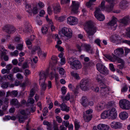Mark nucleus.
Masks as SVG:
<instances>
[{
  "label": "nucleus",
  "mask_w": 130,
  "mask_h": 130,
  "mask_svg": "<svg viewBox=\"0 0 130 130\" xmlns=\"http://www.w3.org/2000/svg\"><path fill=\"white\" fill-rule=\"evenodd\" d=\"M34 100L32 98H29L28 100V102L30 104H32L34 102Z\"/></svg>",
  "instance_id": "nucleus-64"
},
{
  "label": "nucleus",
  "mask_w": 130,
  "mask_h": 130,
  "mask_svg": "<svg viewBox=\"0 0 130 130\" xmlns=\"http://www.w3.org/2000/svg\"><path fill=\"white\" fill-rule=\"evenodd\" d=\"M52 7L53 8V11L54 13L56 14L60 11L61 8L60 7L59 3L54 4L52 5Z\"/></svg>",
  "instance_id": "nucleus-22"
},
{
  "label": "nucleus",
  "mask_w": 130,
  "mask_h": 130,
  "mask_svg": "<svg viewBox=\"0 0 130 130\" xmlns=\"http://www.w3.org/2000/svg\"><path fill=\"white\" fill-rule=\"evenodd\" d=\"M62 124L65 126L66 127H67L69 125V123L68 121H64L62 122Z\"/></svg>",
  "instance_id": "nucleus-59"
},
{
  "label": "nucleus",
  "mask_w": 130,
  "mask_h": 130,
  "mask_svg": "<svg viewBox=\"0 0 130 130\" xmlns=\"http://www.w3.org/2000/svg\"><path fill=\"white\" fill-rule=\"evenodd\" d=\"M80 102L82 105L84 107L87 106L88 103V100L86 96L83 97L82 98Z\"/></svg>",
  "instance_id": "nucleus-28"
},
{
  "label": "nucleus",
  "mask_w": 130,
  "mask_h": 130,
  "mask_svg": "<svg viewBox=\"0 0 130 130\" xmlns=\"http://www.w3.org/2000/svg\"><path fill=\"white\" fill-rule=\"evenodd\" d=\"M128 3V2L126 1L123 0L120 3V7L123 9L126 8V5Z\"/></svg>",
  "instance_id": "nucleus-32"
},
{
  "label": "nucleus",
  "mask_w": 130,
  "mask_h": 130,
  "mask_svg": "<svg viewBox=\"0 0 130 130\" xmlns=\"http://www.w3.org/2000/svg\"><path fill=\"white\" fill-rule=\"evenodd\" d=\"M35 93V90L34 88L32 89L30 91V96L31 97L33 96L34 95Z\"/></svg>",
  "instance_id": "nucleus-52"
},
{
  "label": "nucleus",
  "mask_w": 130,
  "mask_h": 130,
  "mask_svg": "<svg viewBox=\"0 0 130 130\" xmlns=\"http://www.w3.org/2000/svg\"><path fill=\"white\" fill-rule=\"evenodd\" d=\"M58 34L61 37L65 36L69 38H71L72 36V31L71 29L67 27H64L59 31Z\"/></svg>",
  "instance_id": "nucleus-4"
},
{
  "label": "nucleus",
  "mask_w": 130,
  "mask_h": 130,
  "mask_svg": "<svg viewBox=\"0 0 130 130\" xmlns=\"http://www.w3.org/2000/svg\"><path fill=\"white\" fill-rule=\"evenodd\" d=\"M19 54L18 51L17 50H15L13 52L10 53V55L11 56H17Z\"/></svg>",
  "instance_id": "nucleus-49"
},
{
  "label": "nucleus",
  "mask_w": 130,
  "mask_h": 130,
  "mask_svg": "<svg viewBox=\"0 0 130 130\" xmlns=\"http://www.w3.org/2000/svg\"><path fill=\"white\" fill-rule=\"evenodd\" d=\"M84 28L87 34L89 36L93 35L96 32L97 29L94 23L90 20L87 22L85 24Z\"/></svg>",
  "instance_id": "nucleus-2"
},
{
  "label": "nucleus",
  "mask_w": 130,
  "mask_h": 130,
  "mask_svg": "<svg viewBox=\"0 0 130 130\" xmlns=\"http://www.w3.org/2000/svg\"><path fill=\"white\" fill-rule=\"evenodd\" d=\"M130 20L129 17L127 15L125 16L122 19H120L119 22L120 23H122L124 25H127Z\"/></svg>",
  "instance_id": "nucleus-23"
},
{
  "label": "nucleus",
  "mask_w": 130,
  "mask_h": 130,
  "mask_svg": "<svg viewBox=\"0 0 130 130\" xmlns=\"http://www.w3.org/2000/svg\"><path fill=\"white\" fill-rule=\"evenodd\" d=\"M23 42L22 41L21 44H18L16 47L17 49L20 51L22 50L23 49Z\"/></svg>",
  "instance_id": "nucleus-43"
},
{
  "label": "nucleus",
  "mask_w": 130,
  "mask_h": 130,
  "mask_svg": "<svg viewBox=\"0 0 130 130\" xmlns=\"http://www.w3.org/2000/svg\"><path fill=\"white\" fill-rule=\"evenodd\" d=\"M83 43L80 44H77L76 45V46L77 48L78 49V50L79 52L81 51L82 50H83V49L82 48V44Z\"/></svg>",
  "instance_id": "nucleus-56"
},
{
  "label": "nucleus",
  "mask_w": 130,
  "mask_h": 130,
  "mask_svg": "<svg viewBox=\"0 0 130 130\" xmlns=\"http://www.w3.org/2000/svg\"><path fill=\"white\" fill-rule=\"evenodd\" d=\"M109 126L107 125L103 124H99L97 126V128L100 130H108Z\"/></svg>",
  "instance_id": "nucleus-25"
},
{
  "label": "nucleus",
  "mask_w": 130,
  "mask_h": 130,
  "mask_svg": "<svg viewBox=\"0 0 130 130\" xmlns=\"http://www.w3.org/2000/svg\"><path fill=\"white\" fill-rule=\"evenodd\" d=\"M119 116L121 119L125 120L128 118V114L125 111H123L120 113Z\"/></svg>",
  "instance_id": "nucleus-24"
},
{
  "label": "nucleus",
  "mask_w": 130,
  "mask_h": 130,
  "mask_svg": "<svg viewBox=\"0 0 130 130\" xmlns=\"http://www.w3.org/2000/svg\"><path fill=\"white\" fill-rule=\"evenodd\" d=\"M32 12L34 14H36L38 13V9L37 5L34 6L32 7Z\"/></svg>",
  "instance_id": "nucleus-40"
},
{
  "label": "nucleus",
  "mask_w": 130,
  "mask_h": 130,
  "mask_svg": "<svg viewBox=\"0 0 130 130\" xmlns=\"http://www.w3.org/2000/svg\"><path fill=\"white\" fill-rule=\"evenodd\" d=\"M101 9L99 7L97 8L94 12V16L99 20L103 21L104 20L105 17L104 15L101 13Z\"/></svg>",
  "instance_id": "nucleus-12"
},
{
  "label": "nucleus",
  "mask_w": 130,
  "mask_h": 130,
  "mask_svg": "<svg viewBox=\"0 0 130 130\" xmlns=\"http://www.w3.org/2000/svg\"><path fill=\"white\" fill-rule=\"evenodd\" d=\"M13 72L14 73H16L18 72H22V70L21 69H20L18 67H14L12 70Z\"/></svg>",
  "instance_id": "nucleus-46"
},
{
  "label": "nucleus",
  "mask_w": 130,
  "mask_h": 130,
  "mask_svg": "<svg viewBox=\"0 0 130 130\" xmlns=\"http://www.w3.org/2000/svg\"><path fill=\"white\" fill-rule=\"evenodd\" d=\"M96 80L99 83H103L105 80L103 77L100 74L98 75L96 78ZM111 92L113 93L112 89L104 84L100 85V93L101 95L102 96H106Z\"/></svg>",
  "instance_id": "nucleus-1"
},
{
  "label": "nucleus",
  "mask_w": 130,
  "mask_h": 130,
  "mask_svg": "<svg viewBox=\"0 0 130 130\" xmlns=\"http://www.w3.org/2000/svg\"><path fill=\"white\" fill-rule=\"evenodd\" d=\"M58 69L59 70V74L62 76L64 75L65 72L64 69L62 68H58Z\"/></svg>",
  "instance_id": "nucleus-41"
},
{
  "label": "nucleus",
  "mask_w": 130,
  "mask_h": 130,
  "mask_svg": "<svg viewBox=\"0 0 130 130\" xmlns=\"http://www.w3.org/2000/svg\"><path fill=\"white\" fill-rule=\"evenodd\" d=\"M109 116V118L114 119L117 117V112L116 109L115 108H112L108 110Z\"/></svg>",
  "instance_id": "nucleus-14"
},
{
  "label": "nucleus",
  "mask_w": 130,
  "mask_h": 130,
  "mask_svg": "<svg viewBox=\"0 0 130 130\" xmlns=\"http://www.w3.org/2000/svg\"><path fill=\"white\" fill-rule=\"evenodd\" d=\"M11 92V96L15 97L17 95L18 92L17 91H13Z\"/></svg>",
  "instance_id": "nucleus-58"
},
{
  "label": "nucleus",
  "mask_w": 130,
  "mask_h": 130,
  "mask_svg": "<svg viewBox=\"0 0 130 130\" xmlns=\"http://www.w3.org/2000/svg\"><path fill=\"white\" fill-rule=\"evenodd\" d=\"M110 126L114 129H120L123 128V124L120 122L114 121L111 123Z\"/></svg>",
  "instance_id": "nucleus-13"
},
{
  "label": "nucleus",
  "mask_w": 130,
  "mask_h": 130,
  "mask_svg": "<svg viewBox=\"0 0 130 130\" xmlns=\"http://www.w3.org/2000/svg\"><path fill=\"white\" fill-rule=\"evenodd\" d=\"M82 46L83 50H84L89 53L92 54L94 53L93 50L91 48L90 46L86 43H83Z\"/></svg>",
  "instance_id": "nucleus-17"
},
{
  "label": "nucleus",
  "mask_w": 130,
  "mask_h": 130,
  "mask_svg": "<svg viewBox=\"0 0 130 130\" xmlns=\"http://www.w3.org/2000/svg\"><path fill=\"white\" fill-rule=\"evenodd\" d=\"M117 19L115 17L113 16L112 20L108 23L107 25L110 26L113 30H115L117 26Z\"/></svg>",
  "instance_id": "nucleus-19"
},
{
  "label": "nucleus",
  "mask_w": 130,
  "mask_h": 130,
  "mask_svg": "<svg viewBox=\"0 0 130 130\" xmlns=\"http://www.w3.org/2000/svg\"><path fill=\"white\" fill-rule=\"evenodd\" d=\"M48 112V109L47 107H45L43 110V115L44 116H45Z\"/></svg>",
  "instance_id": "nucleus-61"
},
{
  "label": "nucleus",
  "mask_w": 130,
  "mask_h": 130,
  "mask_svg": "<svg viewBox=\"0 0 130 130\" xmlns=\"http://www.w3.org/2000/svg\"><path fill=\"white\" fill-rule=\"evenodd\" d=\"M97 70L103 75H107L109 74V71L107 68L103 65L101 61L98 63L96 65Z\"/></svg>",
  "instance_id": "nucleus-6"
},
{
  "label": "nucleus",
  "mask_w": 130,
  "mask_h": 130,
  "mask_svg": "<svg viewBox=\"0 0 130 130\" xmlns=\"http://www.w3.org/2000/svg\"><path fill=\"white\" fill-rule=\"evenodd\" d=\"M9 84L8 82H4L2 84L1 87L3 88H6L8 87Z\"/></svg>",
  "instance_id": "nucleus-54"
},
{
  "label": "nucleus",
  "mask_w": 130,
  "mask_h": 130,
  "mask_svg": "<svg viewBox=\"0 0 130 130\" xmlns=\"http://www.w3.org/2000/svg\"><path fill=\"white\" fill-rule=\"evenodd\" d=\"M101 118L103 119L109 118V116L108 110L104 111L102 113L101 115Z\"/></svg>",
  "instance_id": "nucleus-27"
},
{
  "label": "nucleus",
  "mask_w": 130,
  "mask_h": 130,
  "mask_svg": "<svg viewBox=\"0 0 130 130\" xmlns=\"http://www.w3.org/2000/svg\"><path fill=\"white\" fill-rule=\"evenodd\" d=\"M96 1V0H90L89 2L86 3V6L88 7H89L92 5L94 4V3H95Z\"/></svg>",
  "instance_id": "nucleus-39"
},
{
  "label": "nucleus",
  "mask_w": 130,
  "mask_h": 130,
  "mask_svg": "<svg viewBox=\"0 0 130 130\" xmlns=\"http://www.w3.org/2000/svg\"><path fill=\"white\" fill-rule=\"evenodd\" d=\"M71 67L74 70H78L82 68V65L80 62L78 60H76L74 62Z\"/></svg>",
  "instance_id": "nucleus-20"
},
{
  "label": "nucleus",
  "mask_w": 130,
  "mask_h": 130,
  "mask_svg": "<svg viewBox=\"0 0 130 130\" xmlns=\"http://www.w3.org/2000/svg\"><path fill=\"white\" fill-rule=\"evenodd\" d=\"M79 4L78 2L76 1H72V12L76 13L78 12V9Z\"/></svg>",
  "instance_id": "nucleus-18"
},
{
  "label": "nucleus",
  "mask_w": 130,
  "mask_h": 130,
  "mask_svg": "<svg viewBox=\"0 0 130 130\" xmlns=\"http://www.w3.org/2000/svg\"><path fill=\"white\" fill-rule=\"evenodd\" d=\"M31 26L30 25H29L27 29H26L25 30L23 29L22 28H19V31H20V33H22V32L26 33L28 31H29V29H30Z\"/></svg>",
  "instance_id": "nucleus-38"
},
{
  "label": "nucleus",
  "mask_w": 130,
  "mask_h": 130,
  "mask_svg": "<svg viewBox=\"0 0 130 130\" xmlns=\"http://www.w3.org/2000/svg\"><path fill=\"white\" fill-rule=\"evenodd\" d=\"M94 42L95 43L97 44L98 46H101L100 42H101V41L100 39H97L95 40Z\"/></svg>",
  "instance_id": "nucleus-60"
},
{
  "label": "nucleus",
  "mask_w": 130,
  "mask_h": 130,
  "mask_svg": "<svg viewBox=\"0 0 130 130\" xmlns=\"http://www.w3.org/2000/svg\"><path fill=\"white\" fill-rule=\"evenodd\" d=\"M48 71L47 70L46 72H41L39 74V84L40 85L42 90H45L46 88V85L45 84L44 82L45 78L48 75Z\"/></svg>",
  "instance_id": "nucleus-3"
},
{
  "label": "nucleus",
  "mask_w": 130,
  "mask_h": 130,
  "mask_svg": "<svg viewBox=\"0 0 130 130\" xmlns=\"http://www.w3.org/2000/svg\"><path fill=\"white\" fill-rule=\"evenodd\" d=\"M68 86L70 90H71L74 92V87L73 85H72L71 84H69Z\"/></svg>",
  "instance_id": "nucleus-63"
},
{
  "label": "nucleus",
  "mask_w": 130,
  "mask_h": 130,
  "mask_svg": "<svg viewBox=\"0 0 130 130\" xmlns=\"http://www.w3.org/2000/svg\"><path fill=\"white\" fill-rule=\"evenodd\" d=\"M10 103L12 105L16 106L17 107H19L20 106V104L16 99H12Z\"/></svg>",
  "instance_id": "nucleus-29"
},
{
  "label": "nucleus",
  "mask_w": 130,
  "mask_h": 130,
  "mask_svg": "<svg viewBox=\"0 0 130 130\" xmlns=\"http://www.w3.org/2000/svg\"><path fill=\"white\" fill-rule=\"evenodd\" d=\"M53 38H54L56 41L59 39L58 35L57 34H54L52 35Z\"/></svg>",
  "instance_id": "nucleus-62"
},
{
  "label": "nucleus",
  "mask_w": 130,
  "mask_h": 130,
  "mask_svg": "<svg viewBox=\"0 0 130 130\" xmlns=\"http://www.w3.org/2000/svg\"><path fill=\"white\" fill-rule=\"evenodd\" d=\"M16 76V77L19 80H22L23 79V76L20 73H17Z\"/></svg>",
  "instance_id": "nucleus-50"
},
{
  "label": "nucleus",
  "mask_w": 130,
  "mask_h": 130,
  "mask_svg": "<svg viewBox=\"0 0 130 130\" xmlns=\"http://www.w3.org/2000/svg\"><path fill=\"white\" fill-rule=\"evenodd\" d=\"M55 19L59 22H62L64 20V17L61 16L58 17L57 16H55Z\"/></svg>",
  "instance_id": "nucleus-44"
},
{
  "label": "nucleus",
  "mask_w": 130,
  "mask_h": 130,
  "mask_svg": "<svg viewBox=\"0 0 130 130\" xmlns=\"http://www.w3.org/2000/svg\"><path fill=\"white\" fill-rule=\"evenodd\" d=\"M26 10L28 12H30L31 11V5L30 4H27L26 6Z\"/></svg>",
  "instance_id": "nucleus-47"
},
{
  "label": "nucleus",
  "mask_w": 130,
  "mask_h": 130,
  "mask_svg": "<svg viewBox=\"0 0 130 130\" xmlns=\"http://www.w3.org/2000/svg\"><path fill=\"white\" fill-rule=\"evenodd\" d=\"M42 33L43 34H46L48 32V28L46 27H43L41 29Z\"/></svg>",
  "instance_id": "nucleus-48"
},
{
  "label": "nucleus",
  "mask_w": 130,
  "mask_h": 130,
  "mask_svg": "<svg viewBox=\"0 0 130 130\" xmlns=\"http://www.w3.org/2000/svg\"><path fill=\"white\" fill-rule=\"evenodd\" d=\"M13 40L14 41L18 42H22L23 41H22V39L20 36L15 37L14 38Z\"/></svg>",
  "instance_id": "nucleus-45"
},
{
  "label": "nucleus",
  "mask_w": 130,
  "mask_h": 130,
  "mask_svg": "<svg viewBox=\"0 0 130 130\" xmlns=\"http://www.w3.org/2000/svg\"><path fill=\"white\" fill-rule=\"evenodd\" d=\"M36 51H37L38 53L39 56H41L42 57H45L46 56L47 53H42L40 48L39 46H34L32 51V53H34Z\"/></svg>",
  "instance_id": "nucleus-15"
},
{
  "label": "nucleus",
  "mask_w": 130,
  "mask_h": 130,
  "mask_svg": "<svg viewBox=\"0 0 130 130\" xmlns=\"http://www.w3.org/2000/svg\"><path fill=\"white\" fill-rule=\"evenodd\" d=\"M71 74L76 79H80V77L79 76V74L77 73L74 72H72L71 73Z\"/></svg>",
  "instance_id": "nucleus-42"
},
{
  "label": "nucleus",
  "mask_w": 130,
  "mask_h": 130,
  "mask_svg": "<svg viewBox=\"0 0 130 130\" xmlns=\"http://www.w3.org/2000/svg\"><path fill=\"white\" fill-rule=\"evenodd\" d=\"M114 54L117 56L121 57L124 54V51L122 48H118L114 51Z\"/></svg>",
  "instance_id": "nucleus-21"
},
{
  "label": "nucleus",
  "mask_w": 130,
  "mask_h": 130,
  "mask_svg": "<svg viewBox=\"0 0 130 130\" xmlns=\"http://www.w3.org/2000/svg\"><path fill=\"white\" fill-rule=\"evenodd\" d=\"M104 105L101 103H99L97 104L95 107V109L97 111H99L104 109Z\"/></svg>",
  "instance_id": "nucleus-31"
},
{
  "label": "nucleus",
  "mask_w": 130,
  "mask_h": 130,
  "mask_svg": "<svg viewBox=\"0 0 130 130\" xmlns=\"http://www.w3.org/2000/svg\"><path fill=\"white\" fill-rule=\"evenodd\" d=\"M112 56L106 54L105 56L107 58L113 62H115L117 61L119 63H124L123 60L115 55L113 54H112Z\"/></svg>",
  "instance_id": "nucleus-9"
},
{
  "label": "nucleus",
  "mask_w": 130,
  "mask_h": 130,
  "mask_svg": "<svg viewBox=\"0 0 130 130\" xmlns=\"http://www.w3.org/2000/svg\"><path fill=\"white\" fill-rule=\"evenodd\" d=\"M48 23V26L50 28L51 31H55L56 28L54 25L52 21H50Z\"/></svg>",
  "instance_id": "nucleus-34"
},
{
  "label": "nucleus",
  "mask_w": 130,
  "mask_h": 130,
  "mask_svg": "<svg viewBox=\"0 0 130 130\" xmlns=\"http://www.w3.org/2000/svg\"><path fill=\"white\" fill-rule=\"evenodd\" d=\"M119 104L120 108L123 109L128 110L130 109V102L126 99L121 100Z\"/></svg>",
  "instance_id": "nucleus-7"
},
{
  "label": "nucleus",
  "mask_w": 130,
  "mask_h": 130,
  "mask_svg": "<svg viewBox=\"0 0 130 130\" xmlns=\"http://www.w3.org/2000/svg\"><path fill=\"white\" fill-rule=\"evenodd\" d=\"M109 68L110 70L112 72H115L116 71L114 68L113 64L112 63H110L109 65Z\"/></svg>",
  "instance_id": "nucleus-53"
},
{
  "label": "nucleus",
  "mask_w": 130,
  "mask_h": 130,
  "mask_svg": "<svg viewBox=\"0 0 130 130\" xmlns=\"http://www.w3.org/2000/svg\"><path fill=\"white\" fill-rule=\"evenodd\" d=\"M73 97L74 96L73 95H70V93L69 92H68L67 93L66 96L64 98L63 96H62L61 98L63 101V102H65V100L68 101L70 100V98L71 99H72V100H73Z\"/></svg>",
  "instance_id": "nucleus-26"
},
{
  "label": "nucleus",
  "mask_w": 130,
  "mask_h": 130,
  "mask_svg": "<svg viewBox=\"0 0 130 130\" xmlns=\"http://www.w3.org/2000/svg\"><path fill=\"white\" fill-rule=\"evenodd\" d=\"M64 103V102H63L62 104L60 105L59 106L60 109L62 110L68 112L69 111V107H67Z\"/></svg>",
  "instance_id": "nucleus-30"
},
{
  "label": "nucleus",
  "mask_w": 130,
  "mask_h": 130,
  "mask_svg": "<svg viewBox=\"0 0 130 130\" xmlns=\"http://www.w3.org/2000/svg\"><path fill=\"white\" fill-rule=\"evenodd\" d=\"M20 113L23 116H20L19 115L17 116L16 117L18 118L19 122L22 123L27 118V115L30 113L29 110L28 109L26 110H22L20 111Z\"/></svg>",
  "instance_id": "nucleus-8"
},
{
  "label": "nucleus",
  "mask_w": 130,
  "mask_h": 130,
  "mask_svg": "<svg viewBox=\"0 0 130 130\" xmlns=\"http://www.w3.org/2000/svg\"><path fill=\"white\" fill-rule=\"evenodd\" d=\"M56 48H57L58 50L61 52L63 50V48L60 46L58 44H56L55 46Z\"/></svg>",
  "instance_id": "nucleus-55"
},
{
  "label": "nucleus",
  "mask_w": 130,
  "mask_h": 130,
  "mask_svg": "<svg viewBox=\"0 0 130 130\" xmlns=\"http://www.w3.org/2000/svg\"><path fill=\"white\" fill-rule=\"evenodd\" d=\"M76 60L75 57H71L68 59V63L70 64L71 66L74 63V62Z\"/></svg>",
  "instance_id": "nucleus-35"
},
{
  "label": "nucleus",
  "mask_w": 130,
  "mask_h": 130,
  "mask_svg": "<svg viewBox=\"0 0 130 130\" xmlns=\"http://www.w3.org/2000/svg\"><path fill=\"white\" fill-rule=\"evenodd\" d=\"M47 11L48 14L50 15H51L52 14L53 11L51 6H49L47 8Z\"/></svg>",
  "instance_id": "nucleus-51"
},
{
  "label": "nucleus",
  "mask_w": 130,
  "mask_h": 130,
  "mask_svg": "<svg viewBox=\"0 0 130 130\" xmlns=\"http://www.w3.org/2000/svg\"><path fill=\"white\" fill-rule=\"evenodd\" d=\"M5 48L2 46L0 45V57L2 58L3 55L5 54Z\"/></svg>",
  "instance_id": "nucleus-36"
},
{
  "label": "nucleus",
  "mask_w": 130,
  "mask_h": 130,
  "mask_svg": "<svg viewBox=\"0 0 130 130\" xmlns=\"http://www.w3.org/2000/svg\"><path fill=\"white\" fill-rule=\"evenodd\" d=\"M67 23L71 25H74L78 23V19L75 17L70 16L67 19Z\"/></svg>",
  "instance_id": "nucleus-11"
},
{
  "label": "nucleus",
  "mask_w": 130,
  "mask_h": 130,
  "mask_svg": "<svg viewBox=\"0 0 130 130\" xmlns=\"http://www.w3.org/2000/svg\"><path fill=\"white\" fill-rule=\"evenodd\" d=\"M90 82L87 78H84L81 80L79 84L81 89L84 91L88 90L90 87Z\"/></svg>",
  "instance_id": "nucleus-5"
},
{
  "label": "nucleus",
  "mask_w": 130,
  "mask_h": 130,
  "mask_svg": "<svg viewBox=\"0 0 130 130\" xmlns=\"http://www.w3.org/2000/svg\"><path fill=\"white\" fill-rule=\"evenodd\" d=\"M4 30L9 34H13L15 31V29L13 26L10 25H5L3 28Z\"/></svg>",
  "instance_id": "nucleus-16"
},
{
  "label": "nucleus",
  "mask_w": 130,
  "mask_h": 130,
  "mask_svg": "<svg viewBox=\"0 0 130 130\" xmlns=\"http://www.w3.org/2000/svg\"><path fill=\"white\" fill-rule=\"evenodd\" d=\"M79 88V86L77 85L76 86L75 88H74V92L75 94H76L78 93V89Z\"/></svg>",
  "instance_id": "nucleus-57"
},
{
  "label": "nucleus",
  "mask_w": 130,
  "mask_h": 130,
  "mask_svg": "<svg viewBox=\"0 0 130 130\" xmlns=\"http://www.w3.org/2000/svg\"><path fill=\"white\" fill-rule=\"evenodd\" d=\"M74 126L76 130H78L80 127L79 122L76 119H75L74 121Z\"/></svg>",
  "instance_id": "nucleus-37"
},
{
  "label": "nucleus",
  "mask_w": 130,
  "mask_h": 130,
  "mask_svg": "<svg viewBox=\"0 0 130 130\" xmlns=\"http://www.w3.org/2000/svg\"><path fill=\"white\" fill-rule=\"evenodd\" d=\"M105 1L104 0L103 1L101 2L100 6L99 7L101 9V10L109 12L113 10L115 4H110L109 6L107 5L105 6Z\"/></svg>",
  "instance_id": "nucleus-10"
},
{
  "label": "nucleus",
  "mask_w": 130,
  "mask_h": 130,
  "mask_svg": "<svg viewBox=\"0 0 130 130\" xmlns=\"http://www.w3.org/2000/svg\"><path fill=\"white\" fill-rule=\"evenodd\" d=\"M83 117L84 121L86 122L89 121L92 118V117L91 115H86L84 113L83 114Z\"/></svg>",
  "instance_id": "nucleus-33"
}]
</instances>
